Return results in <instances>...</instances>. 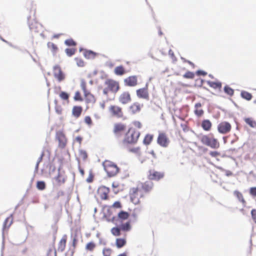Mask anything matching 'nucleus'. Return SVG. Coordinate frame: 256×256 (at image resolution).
I'll use <instances>...</instances> for the list:
<instances>
[{"instance_id":"6e6d98bb","label":"nucleus","mask_w":256,"mask_h":256,"mask_svg":"<svg viewBox=\"0 0 256 256\" xmlns=\"http://www.w3.org/2000/svg\"><path fill=\"white\" fill-rule=\"evenodd\" d=\"M112 208H120L122 207V204L120 202H116L113 204L111 206Z\"/></svg>"},{"instance_id":"864d4df0","label":"nucleus","mask_w":256,"mask_h":256,"mask_svg":"<svg viewBox=\"0 0 256 256\" xmlns=\"http://www.w3.org/2000/svg\"><path fill=\"white\" fill-rule=\"evenodd\" d=\"M132 124L134 126L138 128H142V124L140 121L138 120H134L132 122Z\"/></svg>"},{"instance_id":"1a4fd4ad","label":"nucleus","mask_w":256,"mask_h":256,"mask_svg":"<svg viewBox=\"0 0 256 256\" xmlns=\"http://www.w3.org/2000/svg\"><path fill=\"white\" fill-rule=\"evenodd\" d=\"M56 138L58 142V147L62 149L65 148L67 144V138L62 131H58L56 134Z\"/></svg>"},{"instance_id":"423d86ee","label":"nucleus","mask_w":256,"mask_h":256,"mask_svg":"<svg viewBox=\"0 0 256 256\" xmlns=\"http://www.w3.org/2000/svg\"><path fill=\"white\" fill-rule=\"evenodd\" d=\"M108 112L110 115L118 118H122L124 117V114L122 108L118 106L112 104L108 107Z\"/></svg>"},{"instance_id":"cd10ccee","label":"nucleus","mask_w":256,"mask_h":256,"mask_svg":"<svg viewBox=\"0 0 256 256\" xmlns=\"http://www.w3.org/2000/svg\"><path fill=\"white\" fill-rule=\"evenodd\" d=\"M202 104L200 103H196L195 104L194 114L198 116H200L204 114V110L201 108Z\"/></svg>"},{"instance_id":"7c9ffc66","label":"nucleus","mask_w":256,"mask_h":256,"mask_svg":"<svg viewBox=\"0 0 256 256\" xmlns=\"http://www.w3.org/2000/svg\"><path fill=\"white\" fill-rule=\"evenodd\" d=\"M208 85L210 86L211 88H213L216 89H220L222 88V83L220 82H212V81H208L207 82Z\"/></svg>"},{"instance_id":"bf43d9fd","label":"nucleus","mask_w":256,"mask_h":256,"mask_svg":"<svg viewBox=\"0 0 256 256\" xmlns=\"http://www.w3.org/2000/svg\"><path fill=\"white\" fill-rule=\"evenodd\" d=\"M210 154L212 157L216 158V157L219 156L220 155V153L216 151H212V152H210Z\"/></svg>"},{"instance_id":"393cba45","label":"nucleus","mask_w":256,"mask_h":256,"mask_svg":"<svg viewBox=\"0 0 256 256\" xmlns=\"http://www.w3.org/2000/svg\"><path fill=\"white\" fill-rule=\"evenodd\" d=\"M82 108L81 106H74L72 110V115L78 118L82 114Z\"/></svg>"},{"instance_id":"9d476101","label":"nucleus","mask_w":256,"mask_h":256,"mask_svg":"<svg viewBox=\"0 0 256 256\" xmlns=\"http://www.w3.org/2000/svg\"><path fill=\"white\" fill-rule=\"evenodd\" d=\"M170 140L167 134L164 132H160L157 138V143L163 148H166L169 145Z\"/></svg>"},{"instance_id":"a18cd8bd","label":"nucleus","mask_w":256,"mask_h":256,"mask_svg":"<svg viewBox=\"0 0 256 256\" xmlns=\"http://www.w3.org/2000/svg\"><path fill=\"white\" fill-rule=\"evenodd\" d=\"M64 43L68 46H75L76 44V43L72 38L66 40Z\"/></svg>"},{"instance_id":"69168bd1","label":"nucleus","mask_w":256,"mask_h":256,"mask_svg":"<svg viewBox=\"0 0 256 256\" xmlns=\"http://www.w3.org/2000/svg\"><path fill=\"white\" fill-rule=\"evenodd\" d=\"M44 152H42L40 156V157L38 158V163H40L42 160V158H43V156H44Z\"/></svg>"},{"instance_id":"412c9836","label":"nucleus","mask_w":256,"mask_h":256,"mask_svg":"<svg viewBox=\"0 0 256 256\" xmlns=\"http://www.w3.org/2000/svg\"><path fill=\"white\" fill-rule=\"evenodd\" d=\"M67 236L64 234L62 236L58 244V251L63 252L66 248L67 241Z\"/></svg>"},{"instance_id":"f8f14e48","label":"nucleus","mask_w":256,"mask_h":256,"mask_svg":"<svg viewBox=\"0 0 256 256\" xmlns=\"http://www.w3.org/2000/svg\"><path fill=\"white\" fill-rule=\"evenodd\" d=\"M232 129L231 124L227 122H222L218 126V130L222 134L228 133Z\"/></svg>"},{"instance_id":"b1692460","label":"nucleus","mask_w":256,"mask_h":256,"mask_svg":"<svg viewBox=\"0 0 256 256\" xmlns=\"http://www.w3.org/2000/svg\"><path fill=\"white\" fill-rule=\"evenodd\" d=\"M130 216V214L126 212L121 210L118 214V220L122 222L126 220Z\"/></svg>"},{"instance_id":"dca6fc26","label":"nucleus","mask_w":256,"mask_h":256,"mask_svg":"<svg viewBox=\"0 0 256 256\" xmlns=\"http://www.w3.org/2000/svg\"><path fill=\"white\" fill-rule=\"evenodd\" d=\"M136 92L137 96L140 98L146 100H148L149 98L148 86L147 85L144 88L137 90Z\"/></svg>"},{"instance_id":"13d9d810","label":"nucleus","mask_w":256,"mask_h":256,"mask_svg":"<svg viewBox=\"0 0 256 256\" xmlns=\"http://www.w3.org/2000/svg\"><path fill=\"white\" fill-rule=\"evenodd\" d=\"M250 193L252 196H256V187L251 188L250 190Z\"/></svg>"},{"instance_id":"09e8293b","label":"nucleus","mask_w":256,"mask_h":256,"mask_svg":"<svg viewBox=\"0 0 256 256\" xmlns=\"http://www.w3.org/2000/svg\"><path fill=\"white\" fill-rule=\"evenodd\" d=\"M74 98L76 101H82V98L81 96V94H80V92L78 91H77L75 92Z\"/></svg>"},{"instance_id":"bb28decb","label":"nucleus","mask_w":256,"mask_h":256,"mask_svg":"<svg viewBox=\"0 0 256 256\" xmlns=\"http://www.w3.org/2000/svg\"><path fill=\"white\" fill-rule=\"evenodd\" d=\"M13 222V217L12 216H10L8 217L4 220V225H3V229L4 230H8L10 226Z\"/></svg>"},{"instance_id":"7ed1b4c3","label":"nucleus","mask_w":256,"mask_h":256,"mask_svg":"<svg viewBox=\"0 0 256 256\" xmlns=\"http://www.w3.org/2000/svg\"><path fill=\"white\" fill-rule=\"evenodd\" d=\"M102 166L108 176L109 177L116 176L120 170L116 164L109 160H105L103 162Z\"/></svg>"},{"instance_id":"4be33fe9","label":"nucleus","mask_w":256,"mask_h":256,"mask_svg":"<svg viewBox=\"0 0 256 256\" xmlns=\"http://www.w3.org/2000/svg\"><path fill=\"white\" fill-rule=\"evenodd\" d=\"M66 180V176L60 172H59L58 176L55 178L56 184L58 186L64 184Z\"/></svg>"},{"instance_id":"a19ab883","label":"nucleus","mask_w":256,"mask_h":256,"mask_svg":"<svg viewBox=\"0 0 256 256\" xmlns=\"http://www.w3.org/2000/svg\"><path fill=\"white\" fill-rule=\"evenodd\" d=\"M36 188L38 190H42L46 188V184L43 181H38L36 183Z\"/></svg>"},{"instance_id":"f03ea898","label":"nucleus","mask_w":256,"mask_h":256,"mask_svg":"<svg viewBox=\"0 0 256 256\" xmlns=\"http://www.w3.org/2000/svg\"><path fill=\"white\" fill-rule=\"evenodd\" d=\"M199 139L202 144L212 148L216 149L220 148V142L212 134L202 135L200 136Z\"/></svg>"},{"instance_id":"37998d69","label":"nucleus","mask_w":256,"mask_h":256,"mask_svg":"<svg viewBox=\"0 0 256 256\" xmlns=\"http://www.w3.org/2000/svg\"><path fill=\"white\" fill-rule=\"evenodd\" d=\"M183 77L186 78L193 79L194 77V74L192 72L188 71L184 74Z\"/></svg>"},{"instance_id":"6e6552de","label":"nucleus","mask_w":256,"mask_h":256,"mask_svg":"<svg viewBox=\"0 0 256 256\" xmlns=\"http://www.w3.org/2000/svg\"><path fill=\"white\" fill-rule=\"evenodd\" d=\"M104 84L110 91L114 94L116 93L120 88L118 82L112 79L106 80L104 82Z\"/></svg>"},{"instance_id":"e433bc0d","label":"nucleus","mask_w":256,"mask_h":256,"mask_svg":"<svg viewBox=\"0 0 256 256\" xmlns=\"http://www.w3.org/2000/svg\"><path fill=\"white\" fill-rule=\"evenodd\" d=\"M84 56L87 58H94L96 56V54L91 50H86L84 52Z\"/></svg>"},{"instance_id":"49530a36","label":"nucleus","mask_w":256,"mask_h":256,"mask_svg":"<svg viewBox=\"0 0 256 256\" xmlns=\"http://www.w3.org/2000/svg\"><path fill=\"white\" fill-rule=\"evenodd\" d=\"M60 97L64 100H68L69 98V94L64 92H62L60 94Z\"/></svg>"},{"instance_id":"2eb2a0df","label":"nucleus","mask_w":256,"mask_h":256,"mask_svg":"<svg viewBox=\"0 0 256 256\" xmlns=\"http://www.w3.org/2000/svg\"><path fill=\"white\" fill-rule=\"evenodd\" d=\"M124 84L128 86H135L138 84V77L136 76H132L126 78Z\"/></svg>"},{"instance_id":"aec40b11","label":"nucleus","mask_w":256,"mask_h":256,"mask_svg":"<svg viewBox=\"0 0 256 256\" xmlns=\"http://www.w3.org/2000/svg\"><path fill=\"white\" fill-rule=\"evenodd\" d=\"M142 106V104H141L139 102H134L130 106V110L133 114L138 113L140 111Z\"/></svg>"},{"instance_id":"774afa93","label":"nucleus","mask_w":256,"mask_h":256,"mask_svg":"<svg viewBox=\"0 0 256 256\" xmlns=\"http://www.w3.org/2000/svg\"><path fill=\"white\" fill-rule=\"evenodd\" d=\"M76 140L80 144L82 141V138L80 136H77L76 138Z\"/></svg>"},{"instance_id":"a878e982","label":"nucleus","mask_w":256,"mask_h":256,"mask_svg":"<svg viewBox=\"0 0 256 256\" xmlns=\"http://www.w3.org/2000/svg\"><path fill=\"white\" fill-rule=\"evenodd\" d=\"M114 73L116 76H122L126 73V71L122 66H119L115 68Z\"/></svg>"},{"instance_id":"f704fd0d","label":"nucleus","mask_w":256,"mask_h":256,"mask_svg":"<svg viewBox=\"0 0 256 256\" xmlns=\"http://www.w3.org/2000/svg\"><path fill=\"white\" fill-rule=\"evenodd\" d=\"M244 122L246 124L252 128L256 127V122L254 121L252 118H244Z\"/></svg>"},{"instance_id":"ea45409f","label":"nucleus","mask_w":256,"mask_h":256,"mask_svg":"<svg viewBox=\"0 0 256 256\" xmlns=\"http://www.w3.org/2000/svg\"><path fill=\"white\" fill-rule=\"evenodd\" d=\"M96 245L94 242H90L88 243L86 246V249L92 252L96 248Z\"/></svg>"},{"instance_id":"72a5a7b5","label":"nucleus","mask_w":256,"mask_h":256,"mask_svg":"<svg viewBox=\"0 0 256 256\" xmlns=\"http://www.w3.org/2000/svg\"><path fill=\"white\" fill-rule=\"evenodd\" d=\"M47 256H56V252L54 244L49 248L47 253Z\"/></svg>"},{"instance_id":"c03bdc74","label":"nucleus","mask_w":256,"mask_h":256,"mask_svg":"<svg viewBox=\"0 0 256 256\" xmlns=\"http://www.w3.org/2000/svg\"><path fill=\"white\" fill-rule=\"evenodd\" d=\"M76 52V48H66V52L67 55L69 56H71L74 55Z\"/></svg>"},{"instance_id":"5fc2aeb1","label":"nucleus","mask_w":256,"mask_h":256,"mask_svg":"<svg viewBox=\"0 0 256 256\" xmlns=\"http://www.w3.org/2000/svg\"><path fill=\"white\" fill-rule=\"evenodd\" d=\"M84 122L88 126H91L92 123L91 118L90 116H86L84 118Z\"/></svg>"},{"instance_id":"2f4dec72","label":"nucleus","mask_w":256,"mask_h":256,"mask_svg":"<svg viewBox=\"0 0 256 256\" xmlns=\"http://www.w3.org/2000/svg\"><path fill=\"white\" fill-rule=\"evenodd\" d=\"M234 195L238 199V200L243 204H245L246 203V200L244 198L241 192L238 190H235L234 192Z\"/></svg>"},{"instance_id":"c756f323","label":"nucleus","mask_w":256,"mask_h":256,"mask_svg":"<svg viewBox=\"0 0 256 256\" xmlns=\"http://www.w3.org/2000/svg\"><path fill=\"white\" fill-rule=\"evenodd\" d=\"M126 241L125 238H118L116 240V244L118 248H121L126 244Z\"/></svg>"},{"instance_id":"79ce46f5","label":"nucleus","mask_w":256,"mask_h":256,"mask_svg":"<svg viewBox=\"0 0 256 256\" xmlns=\"http://www.w3.org/2000/svg\"><path fill=\"white\" fill-rule=\"evenodd\" d=\"M224 92L229 96H232L234 93V90L228 86H226L224 88Z\"/></svg>"},{"instance_id":"5701e85b","label":"nucleus","mask_w":256,"mask_h":256,"mask_svg":"<svg viewBox=\"0 0 256 256\" xmlns=\"http://www.w3.org/2000/svg\"><path fill=\"white\" fill-rule=\"evenodd\" d=\"M201 126L204 130L210 131L212 126V124L208 120H204L202 121Z\"/></svg>"},{"instance_id":"0e129e2a","label":"nucleus","mask_w":256,"mask_h":256,"mask_svg":"<svg viewBox=\"0 0 256 256\" xmlns=\"http://www.w3.org/2000/svg\"><path fill=\"white\" fill-rule=\"evenodd\" d=\"M108 90H110L108 88L107 86H106V88H105L103 90V94L106 96H108Z\"/></svg>"},{"instance_id":"4c0bfd02","label":"nucleus","mask_w":256,"mask_h":256,"mask_svg":"<svg viewBox=\"0 0 256 256\" xmlns=\"http://www.w3.org/2000/svg\"><path fill=\"white\" fill-rule=\"evenodd\" d=\"M120 230V228L114 227L111 229L110 232L112 235L116 236H120L121 234Z\"/></svg>"},{"instance_id":"052dcab7","label":"nucleus","mask_w":256,"mask_h":256,"mask_svg":"<svg viewBox=\"0 0 256 256\" xmlns=\"http://www.w3.org/2000/svg\"><path fill=\"white\" fill-rule=\"evenodd\" d=\"M251 214H252V219L256 223V210L252 209L251 211Z\"/></svg>"},{"instance_id":"603ef678","label":"nucleus","mask_w":256,"mask_h":256,"mask_svg":"<svg viewBox=\"0 0 256 256\" xmlns=\"http://www.w3.org/2000/svg\"><path fill=\"white\" fill-rule=\"evenodd\" d=\"M75 60L76 61L77 65L78 66L83 67L84 66V62L82 59L80 58H76Z\"/></svg>"},{"instance_id":"de8ad7c7","label":"nucleus","mask_w":256,"mask_h":256,"mask_svg":"<svg viewBox=\"0 0 256 256\" xmlns=\"http://www.w3.org/2000/svg\"><path fill=\"white\" fill-rule=\"evenodd\" d=\"M80 157L82 158L83 160H85L88 158V154L85 150H80L79 153Z\"/></svg>"},{"instance_id":"473e14b6","label":"nucleus","mask_w":256,"mask_h":256,"mask_svg":"<svg viewBox=\"0 0 256 256\" xmlns=\"http://www.w3.org/2000/svg\"><path fill=\"white\" fill-rule=\"evenodd\" d=\"M121 230L124 232H128L131 229L130 222V221L123 224L120 226Z\"/></svg>"},{"instance_id":"e2e57ef3","label":"nucleus","mask_w":256,"mask_h":256,"mask_svg":"<svg viewBox=\"0 0 256 256\" xmlns=\"http://www.w3.org/2000/svg\"><path fill=\"white\" fill-rule=\"evenodd\" d=\"M196 73V74L198 76H205L207 74V73L206 72H205L204 70H198Z\"/></svg>"},{"instance_id":"4468645a","label":"nucleus","mask_w":256,"mask_h":256,"mask_svg":"<svg viewBox=\"0 0 256 256\" xmlns=\"http://www.w3.org/2000/svg\"><path fill=\"white\" fill-rule=\"evenodd\" d=\"M138 186L144 192L147 194L151 192L154 188V183L151 181H146L144 182H141Z\"/></svg>"},{"instance_id":"9b49d317","label":"nucleus","mask_w":256,"mask_h":256,"mask_svg":"<svg viewBox=\"0 0 256 256\" xmlns=\"http://www.w3.org/2000/svg\"><path fill=\"white\" fill-rule=\"evenodd\" d=\"M110 192L109 188L102 186H100L97 190V196L102 200H107L108 199V194Z\"/></svg>"},{"instance_id":"680f3d73","label":"nucleus","mask_w":256,"mask_h":256,"mask_svg":"<svg viewBox=\"0 0 256 256\" xmlns=\"http://www.w3.org/2000/svg\"><path fill=\"white\" fill-rule=\"evenodd\" d=\"M55 110L56 113L58 114H60L62 113V109L61 106H56L55 107Z\"/></svg>"},{"instance_id":"58836bf2","label":"nucleus","mask_w":256,"mask_h":256,"mask_svg":"<svg viewBox=\"0 0 256 256\" xmlns=\"http://www.w3.org/2000/svg\"><path fill=\"white\" fill-rule=\"evenodd\" d=\"M241 96L242 98L248 100H250L252 98V94L246 91L242 92H241Z\"/></svg>"},{"instance_id":"3c124183","label":"nucleus","mask_w":256,"mask_h":256,"mask_svg":"<svg viewBox=\"0 0 256 256\" xmlns=\"http://www.w3.org/2000/svg\"><path fill=\"white\" fill-rule=\"evenodd\" d=\"M80 87L84 92V94H86L88 92H89V91L86 88V83L85 82H82L80 84Z\"/></svg>"},{"instance_id":"f3484780","label":"nucleus","mask_w":256,"mask_h":256,"mask_svg":"<svg viewBox=\"0 0 256 256\" xmlns=\"http://www.w3.org/2000/svg\"><path fill=\"white\" fill-rule=\"evenodd\" d=\"M126 129V126L122 123H116L114 126L113 132L116 135H120Z\"/></svg>"},{"instance_id":"0eeeda50","label":"nucleus","mask_w":256,"mask_h":256,"mask_svg":"<svg viewBox=\"0 0 256 256\" xmlns=\"http://www.w3.org/2000/svg\"><path fill=\"white\" fill-rule=\"evenodd\" d=\"M52 73L54 78L59 82H60L66 79V74L62 71L60 66L56 64L53 66Z\"/></svg>"},{"instance_id":"8fccbe9b","label":"nucleus","mask_w":256,"mask_h":256,"mask_svg":"<svg viewBox=\"0 0 256 256\" xmlns=\"http://www.w3.org/2000/svg\"><path fill=\"white\" fill-rule=\"evenodd\" d=\"M104 256H110L112 254V250L110 248H104L102 250Z\"/></svg>"},{"instance_id":"c9c22d12","label":"nucleus","mask_w":256,"mask_h":256,"mask_svg":"<svg viewBox=\"0 0 256 256\" xmlns=\"http://www.w3.org/2000/svg\"><path fill=\"white\" fill-rule=\"evenodd\" d=\"M153 140V136L150 134H147L144 138L143 142L146 145H148L150 144Z\"/></svg>"},{"instance_id":"a211bd4d","label":"nucleus","mask_w":256,"mask_h":256,"mask_svg":"<svg viewBox=\"0 0 256 256\" xmlns=\"http://www.w3.org/2000/svg\"><path fill=\"white\" fill-rule=\"evenodd\" d=\"M132 100L130 94L128 92H122L119 97V101L122 104H126Z\"/></svg>"},{"instance_id":"39448f33","label":"nucleus","mask_w":256,"mask_h":256,"mask_svg":"<svg viewBox=\"0 0 256 256\" xmlns=\"http://www.w3.org/2000/svg\"><path fill=\"white\" fill-rule=\"evenodd\" d=\"M164 176V172L158 171L154 168H150L147 172V178L150 180L158 181Z\"/></svg>"},{"instance_id":"6ab92c4d","label":"nucleus","mask_w":256,"mask_h":256,"mask_svg":"<svg viewBox=\"0 0 256 256\" xmlns=\"http://www.w3.org/2000/svg\"><path fill=\"white\" fill-rule=\"evenodd\" d=\"M84 100L87 104H94L96 102L94 96L90 92L84 94Z\"/></svg>"},{"instance_id":"338daca9","label":"nucleus","mask_w":256,"mask_h":256,"mask_svg":"<svg viewBox=\"0 0 256 256\" xmlns=\"http://www.w3.org/2000/svg\"><path fill=\"white\" fill-rule=\"evenodd\" d=\"M100 107L102 109L104 110L106 108V104L105 102H100Z\"/></svg>"},{"instance_id":"f257e3e1","label":"nucleus","mask_w":256,"mask_h":256,"mask_svg":"<svg viewBox=\"0 0 256 256\" xmlns=\"http://www.w3.org/2000/svg\"><path fill=\"white\" fill-rule=\"evenodd\" d=\"M140 133L136 130L135 128L130 127L125 134L123 139V143L124 144H134L137 142Z\"/></svg>"},{"instance_id":"c85d7f7f","label":"nucleus","mask_w":256,"mask_h":256,"mask_svg":"<svg viewBox=\"0 0 256 256\" xmlns=\"http://www.w3.org/2000/svg\"><path fill=\"white\" fill-rule=\"evenodd\" d=\"M48 48L51 50L53 54H56L58 52V48L57 46L53 42H48L47 44Z\"/></svg>"},{"instance_id":"20e7f679","label":"nucleus","mask_w":256,"mask_h":256,"mask_svg":"<svg viewBox=\"0 0 256 256\" xmlns=\"http://www.w3.org/2000/svg\"><path fill=\"white\" fill-rule=\"evenodd\" d=\"M130 196L131 202L134 204H138L140 202V199L144 197V194L138 185L130 189Z\"/></svg>"},{"instance_id":"ddd939ff","label":"nucleus","mask_w":256,"mask_h":256,"mask_svg":"<svg viewBox=\"0 0 256 256\" xmlns=\"http://www.w3.org/2000/svg\"><path fill=\"white\" fill-rule=\"evenodd\" d=\"M28 24L30 30L34 32H39L41 28L40 24L38 22L36 18H28Z\"/></svg>"},{"instance_id":"4d7b16f0","label":"nucleus","mask_w":256,"mask_h":256,"mask_svg":"<svg viewBox=\"0 0 256 256\" xmlns=\"http://www.w3.org/2000/svg\"><path fill=\"white\" fill-rule=\"evenodd\" d=\"M94 176L92 172L89 173L88 178L86 179V182L88 183L92 182H93Z\"/></svg>"}]
</instances>
